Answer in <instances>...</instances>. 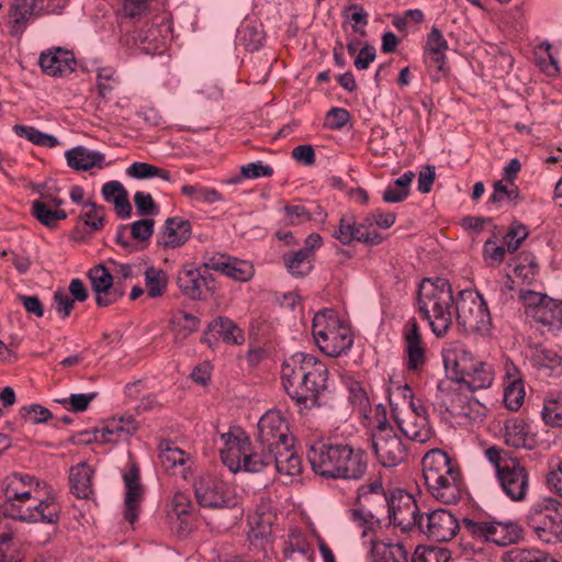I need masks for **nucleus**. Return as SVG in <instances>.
<instances>
[{
    "label": "nucleus",
    "instance_id": "nucleus-1",
    "mask_svg": "<svg viewBox=\"0 0 562 562\" xmlns=\"http://www.w3.org/2000/svg\"><path fill=\"white\" fill-rule=\"evenodd\" d=\"M38 483L30 474L11 473L0 483V506L4 516L27 522L55 524L59 506L54 498L40 499Z\"/></svg>",
    "mask_w": 562,
    "mask_h": 562
},
{
    "label": "nucleus",
    "instance_id": "nucleus-2",
    "mask_svg": "<svg viewBox=\"0 0 562 562\" xmlns=\"http://www.w3.org/2000/svg\"><path fill=\"white\" fill-rule=\"evenodd\" d=\"M306 456L312 470L326 479L359 481L368 469L366 452L342 442L315 441Z\"/></svg>",
    "mask_w": 562,
    "mask_h": 562
},
{
    "label": "nucleus",
    "instance_id": "nucleus-3",
    "mask_svg": "<svg viewBox=\"0 0 562 562\" xmlns=\"http://www.w3.org/2000/svg\"><path fill=\"white\" fill-rule=\"evenodd\" d=\"M327 379L326 364L314 355L295 352L283 361V386L297 404L316 405L318 395L327 387Z\"/></svg>",
    "mask_w": 562,
    "mask_h": 562
},
{
    "label": "nucleus",
    "instance_id": "nucleus-4",
    "mask_svg": "<svg viewBox=\"0 0 562 562\" xmlns=\"http://www.w3.org/2000/svg\"><path fill=\"white\" fill-rule=\"evenodd\" d=\"M457 299L450 282L443 278L424 279L417 292V307L438 338L447 335L452 325Z\"/></svg>",
    "mask_w": 562,
    "mask_h": 562
},
{
    "label": "nucleus",
    "instance_id": "nucleus-5",
    "mask_svg": "<svg viewBox=\"0 0 562 562\" xmlns=\"http://www.w3.org/2000/svg\"><path fill=\"white\" fill-rule=\"evenodd\" d=\"M423 476L429 494L442 504L458 503L463 493L459 465L441 449H431L423 460Z\"/></svg>",
    "mask_w": 562,
    "mask_h": 562
},
{
    "label": "nucleus",
    "instance_id": "nucleus-6",
    "mask_svg": "<svg viewBox=\"0 0 562 562\" xmlns=\"http://www.w3.org/2000/svg\"><path fill=\"white\" fill-rule=\"evenodd\" d=\"M443 364L451 380L470 391L487 389L494 381L491 363L476 358L467 347L456 345L442 353Z\"/></svg>",
    "mask_w": 562,
    "mask_h": 562
},
{
    "label": "nucleus",
    "instance_id": "nucleus-7",
    "mask_svg": "<svg viewBox=\"0 0 562 562\" xmlns=\"http://www.w3.org/2000/svg\"><path fill=\"white\" fill-rule=\"evenodd\" d=\"M221 440L224 445L220 450L221 459L232 472L258 473L272 465L273 450L260 445L259 450H252L249 437L239 428L222 434Z\"/></svg>",
    "mask_w": 562,
    "mask_h": 562
},
{
    "label": "nucleus",
    "instance_id": "nucleus-8",
    "mask_svg": "<svg viewBox=\"0 0 562 562\" xmlns=\"http://www.w3.org/2000/svg\"><path fill=\"white\" fill-rule=\"evenodd\" d=\"M312 333L318 348L330 357L341 356L353 345L350 328L333 310H324L315 314Z\"/></svg>",
    "mask_w": 562,
    "mask_h": 562
},
{
    "label": "nucleus",
    "instance_id": "nucleus-9",
    "mask_svg": "<svg viewBox=\"0 0 562 562\" xmlns=\"http://www.w3.org/2000/svg\"><path fill=\"white\" fill-rule=\"evenodd\" d=\"M527 526L543 542H562V503L552 497L536 501L526 515Z\"/></svg>",
    "mask_w": 562,
    "mask_h": 562
},
{
    "label": "nucleus",
    "instance_id": "nucleus-10",
    "mask_svg": "<svg viewBox=\"0 0 562 562\" xmlns=\"http://www.w3.org/2000/svg\"><path fill=\"white\" fill-rule=\"evenodd\" d=\"M454 315L458 325L465 333L486 335L491 330L492 319L487 304L476 291H459Z\"/></svg>",
    "mask_w": 562,
    "mask_h": 562
},
{
    "label": "nucleus",
    "instance_id": "nucleus-11",
    "mask_svg": "<svg viewBox=\"0 0 562 562\" xmlns=\"http://www.w3.org/2000/svg\"><path fill=\"white\" fill-rule=\"evenodd\" d=\"M451 380L440 381L437 385L434 405L440 412H447L454 417H465L470 420H482L485 416L484 407L477 401H468Z\"/></svg>",
    "mask_w": 562,
    "mask_h": 562
},
{
    "label": "nucleus",
    "instance_id": "nucleus-12",
    "mask_svg": "<svg viewBox=\"0 0 562 562\" xmlns=\"http://www.w3.org/2000/svg\"><path fill=\"white\" fill-rule=\"evenodd\" d=\"M193 490L198 504L204 508H233L238 504L234 488L212 474L196 476Z\"/></svg>",
    "mask_w": 562,
    "mask_h": 562
},
{
    "label": "nucleus",
    "instance_id": "nucleus-13",
    "mask_svg": "<svg viewBox=\"0 0 562 562\" xmlns=\"http://www.w3.org/2000/svg\"><path fill=\"white\" fill-rule=\"evenodd\" d=\"M371 447L384 468H394L407 458V448L402 438L386 420L380 422L371 437Z\"/></svg>",
    "mask_w": 562,
    "mask_h": 562
},
{
    "label": "nucleus",
    "instance_id": "nucleus-14",
    "mask_svg": "<svg viewBox=\"0 0 562 562\" xmlns=\"http://www.w3.org/2000/svg\"><path fill=\"white\" fill-rule=\"evenodd\" d=\"M386 514L390 524L402 531L417 527L424 528V516L420 514L414 496L406 491L395 490L390 494Z\"/></svg>",
    "mask_w": 562,
    "mask_h": 562
},
{
    "label": "nucleus",
    "instance_id": "nucleus-15",
    "mask_svg": "<svg viewBox=\"0 0 562 562\" xmlns=\"http://www.w3.org/2000/svg\"><path fill=\"white\" fill-rule=\"evenodd\" d=\"M524 300L537 304L533 311V318L539 324V330L542 334L557 335L562 330V300L554 301L531 291L528 295L524 296Z\"/></svg>",
    "mask_w": 562,
    "mask_h": 562
},
{
    "label": "nucleus",
    "instance_id": "nucleus-16",
    "mask_svg": "<svg viewBox=\"0 0 562 562\" xmlns=\"http://www.w3.org/2000/svg\"><path fill=\"white\" fill-rule=\"evenodd\" d=\"M503 493L513 502H522L529 492V472L517 459L495 475Z\"/></svg>",
    "mask_w": 562,
    "mask_h": 562
},
{
    "label": "nucleus",
    "instance_id": "nucleus-17",
    "mask_svg": "<svg viewBox=\"0 0 562 562\" xmlns=\"http://www.w3.org/2000/svg\"><path fill=\"white\" fill-rule=\"evenodd\" d=\"M88 278L95 293V302L99 306H109L124 296L125 286L103 265H97L88 271Z\"/></svg>",
    "mask_w": 562,
    "mask_h": 562
},
{
    "label": "nucleus",
    "instance_id": "nucleus-18",
    "mask_svg": "<svg viewBox=\"0 0 562 562\" xmlns=\"http://www.w3.org/2000/svg\"><path fill=\"white\" fill-rule=\"evenodd\" d=\"M257 440L263 449H278L279 446L290 445L293 439L280 411H268L258 422Z\"/></svg>",
    "mask_w": 562,
    "mask_h": 562
},
{
    "label": "nucleus",
    "instance_id": "nucleus-19",
    "mask_svg": "<svg viewBox=\"0 0 562 562\" xmlns=\"http://www.w3.org/2000/svg\"><path fill=\"white\" fill-rule=\"evenodd\" d=\"M448 47V42L441 31L434 26L427 36L424 52L425 61L429 69H431V78L434 81H440L449 74L446 57Z\"/></svg>",
    "mask_w": 562,
    "mask_h": 562
},
{
    "label": "nucleus",
    "instance_id": "nucleus-20",
    "mask_svg": "<svg viewBox=\"0 0 562 562\" xmlns=\"http://www.w3.org/2000/svg\"><path fill=\"white\" fill-rule=\"evenodd\" d=\"M461 525L458 518L447 509H435L424 517V528L419 529L434 541L446 542L456 537Z\"/></svg>",
    "mask_w": 562,
    "mask_h": 562
},
{
    "label": "nucleus",
    "instance_id": "nucleus-21",
    "mask_svg": "<svg viewBox=\"0 0 562 562\" xmlns=\"http://www.w3.org/2000/svg\"><path fill=\"white\" fill-rule=\"evenodd\" d=\"M138 429L132 415L112 417L93 431V439L102 443H119L128 440Z\"/></svg>",
    "mask_w": 562,
    "mask_h": 562
},
{
    "label": "nucleus",
    "instance_id": "nucleus-22",
    "mask_svg": "<svg viewBox=\"0 0 562 562\" xmlns=\"http://www.w3.org/2000/svg\"><path fill=\"white\" fill-rule=\"evenodd\" d=\"M177 284L181 293L191 300H201L204 290L214 291L215 281L211 273H202L194 267H183L177 278Z\"/></svg>",
    "mask_w": 562,
    "mask_h": 562
},
{
    "label": "nucleus",
    "instance_id": "nucleus-23",
    "mask_svg": "<svg viewBox=\"0 0 562 562\" xmlns=\"http://www.w3.org/2000/svg\"><path fill=\"white\" fill-rule=\"evenodd\" d=\"M38 64L45 75L65 77L75 70L76 58L71 52L55 47L43 52L40 55Z\"/></svg>",
    "mask_w": 562,
    "mask_h": 562
},
{
    "label": "nucleus",
    "instance_id": "nucleus-24",
    "mask_svg": "<svg viewBox=\"0 0 562 562\" xmlns=\"http://www.w3.org/2000/svg\"><path fill=\"white\" fill-rule=\"evenodd\" d=\"M390 495L386 494L381 480L358 487L356 507L380 515L386 510Z\"/></svg>",
    "mask_w": 562,
    "mask_h": 562
},
{
    "label": "nucleus",
    "instance_id": "nucleus-25",
    "mask_svg": "<svg viewBox=\"0 0 562 562\" xmlns=\"http://www.w3.org/2000/svg\"><path fill=\"white\" fill-rule=\"evenodd\" d=\"M123 480L126 487L124 517L133 525L138 519L139 504L144 496L139 469L136 465H132L131 469L123 474Z\"/></svg>",
    "mask_w": 562,
    "mask_h": 562
},
{
    "label": "nucleus",
    "instance_id": "nucleus-26",
    "mask_svg": "<svg viewBox=\"0 0 562 562\" xmlns=\"http://www.w3.org/2000/svg\"><path fill=\"white\" fill-rule=\"evenodd\" d=\"M192 234L190 221L179 216L166 220L159 235L158 244L166 248H177L184 245Z\"/></svg>",
    "mask_w": 562,
    "mask_h": 562
},
{
    "label": "nucleus",
    "instance_id": "nucleus-27",
    "mask_svg": "<svg viewBox=\"0 0 562 562\" xmlns=\"http://www.w3.org/2000/svg\"><path fill=\"white\" fill-rule=\"evenodd\" d=\"M503 437L505 443L513 448L531 449L533 445L529 425L519 417H512L504 422Z\"/></svg>",
    "mask_w": 562,
    "mask_h": 562
},
{
    "label": "nucleus",
    "instance_id": "nucleus-28",
    "mask_svg": "<svg viewBox=\"0 0 562 562\" xmlns=\"http://www.w3.org/2000/svg\"><path fill=\"white\" fill-rule=\"evenodd\" d=\"M272 465L280 475L288 477L296 476L302 471L301 458L293 448V441L290 445L279 446L273 449Z\"/></svg>",
    "mask_w": 562,
    "mask_h": 562
},
{
    "label": "nucleus",
    "instance_id": "nucleus-29",
    "mask_svg": "<svg viewBox=\"0 0 562 562\" xmlns=\"http://www.w3.org/2000/svg\"><path fill=\"white\" fill-rule=\"evenodd\" d=\"M506 384L504 387V403L510 411H518L525 400V387L517 368L506 362Z\"/></svg>",
    "mask_w": 562,
    "mask_h": 562
},
{
    "label": "nucleus",
    "instance_id": "nucleus-30",
    "mask_svg": "<svg viewBox=\"0 0 562 562\" xmlns=\"http://www.w3.org/2000/svg\"><path fill=\"white\" fill-rule=\"evenodd\" d=\"M530 361L547 376H562V357L554 350L537 346L531 349Z\"/></svg>",
    "mask_w": 562,
    "mask_h": 562
},
{
    "label": "nucleus",
    "instance_id": "nucleus-31",
    "mask_svg": "<svg viewBox=\"0 0 562 562\" xmlns=\"http://www.w3.org/2000/svg\"><path fill=\"white\" fill-rule=\"evenodd\" d=\"M67 164L75 170L87 171L92 167L102 168L105 157L99 151L89 150L83 146H77L66 151Z\"/></svg>",
    "mask_w": 562,
    "mask_h": 562
},
{
    "label": "nucleus",
    "instance_id": "nucleus-32",
    "mask_svg": "<svg viewBox=\"0 0 562 562\" xmlns=\"http://www.w3.org/2000/svg\"><path fill=\"white\" fill-rule=\"evenodd\" d=\"M93 469L86 462H81L75 467H71L69 473L70 487L71 492L78 498H89V496L93 493Z\"/></svg>",
    "mask_w": 562,
    "mask_h": 562
},
{
    "label": "nucleus",
    "instance_id": "nucleus-33",
    "mask_svg": "<svg viewBox=\"0 0 562 562\" xmlns=\"http://www.w3.org/2000/svg\"><path fill=\"white\" fill-rule=\"evenodd\" d=\"M372 562H408V551L401 542L386 543L370 539Z\"/></svg>",
    "mask_w": 562,
    "mask_h": 562
},
{
    "label": "nucleus",
    "instance_id": "nucleus-34",
    "mask_svg": "<svg viewBox=\"0 0 562 562\" xmlns=\"http://www.w3.org/2000/svg\"><path fill=\"white\" fill-rule=\"evenodd\" d=\"M490 541L501 547L517 543L522 537V529L513 521L492 520Z\"/></svg>",
    "mask_w": 562,
    "mask_h": 562
},
{
    "label": "nucleus",
    "instance_id": "nucleus-35",
    "mask_svg": "<svg viewBox=\"0 0 562 562\" xmlns=\"http://www.w3.org/2000/svg\"><path fill=\"white\" fill-rule=\"evenodd\" d=\"M395 418L403 435L412 441L425 443L435 435L428 418H414L412 420H402L397 416Z\"/></svg>",
    "mask_w": 562,
    "mask_h": 562
},
{
    "label": "nucleus",
    "instance_id": "nucleus-36",
    "mask_svg": "<svg viewBox=\"0 0 562 562\" xmlns=\"http://www.w3.org/2000/svg\"><path fill=\"white\" fill-rule=\"evenodd\" d=\"M200 326V319L184 311L175 313L171 317V330L175 341L183 342L191 334L196 331Z\"/></svg>",
    "mask_w": 562,
    "mask_h": 562
},
{
    "label": "nucleus",
    "instance_id": "nucleus-37",
    "mask_svg": "<svg viewBox=\"0 0 562 562\" xmlns=\"http://www.w3.org/2000/svg\"><path fill=\"white\" fill-rule=\"evenodd\" d=\"M159 460L166 471L177 473L187 461V454L171 440H164L159 445Z\"/></svg>",
    "mask_w": 562,
    "mask_h": 562
},
{
    "label": "nucleus",
    "instance_id": "nucleus-38",
    "mask_svg": "<svg viewBox=\"0 0 562 562\" xmlns=\"http://www.w3.org/2000/svg\"><path fill=\"white\" fill-rule=\"evenodd\" d=\"M209 330L216 331L228 344H243L244 335L236 323L227 317H217L209 324Z\"/></svg>",
    "mask_w": 562,
    "mask_h": 562
},
{
    "label": "nucleus",
    "instance_id": "nucleus-39",
    "mask_svg": "<svg viewBox=\"0 0 562 562\" xmlns=\"http://www.w3.org/2000/svg\"><path fill=\"white\" fill-rule=\"evenodd\" d=\"M313 258L301 249L283 255L284 266L293 277H304L313 268Z\"/></svg>",
    "mask_w": 562,
    "mask_h": 562
},
{
    "label": "nucleus",
    "instance_id": "nucleus-40",
    "mask_svg": "<svg viewBox=\"0 0 562 562\" xmlns=\"http://www.w3.org/2000/svg\"><path fill=\"white\" fill-rule=\"evenodd\" d=\"M42 10L41 0H13L10 18L14 26L24 27L29 18Z\"/></svg>",
    "mask_w": 562,
    "mask_h": 562
},
{
    "label": "nucleus",
    "instance_id": "nucleus-41",
    "mask_svg": "<svg viewBox=\"0 0 562 562\" xmlns=\"http://www.w3.org/2000/svg\"><path fill=\"white\" fill-rule=\"evenodd\" d=\"M32 215L42 225L50 228L67 217V213L64 210L50 207L47 203L40 201L32 202Z\"/></svg>",
    "mask_w": 562,
    "mask_h": 562
},
{
    "label": "nucleus",
    "instance_id": "nucleus-42",
    "mask_svg": "<svg viewBox=\"0 0 562 562\" xmlns=\"http://www.w3.org/2000/svg\"><path fill=\"white\" fill-rule=\"evenodd\" d=\"M350 520L361 529L362 538L373 540L371 533L380 526V518L375 513H370L360 508H352L349 510Z\"/></svg>",
    "mask_w": 562,
    "mask_h": 562
},
{
    "label": "nucleus",
    "instance_id": "nucleus-43",
    "mask_svg": "<svg viewBox=\"0 0 562 562\" xmlns=\"http://www.w3.org/2000/svg\"><path fill=\"white\" fill-rule=\"evenodd\" d=\"M13 132L19 137L26 138L32 144L37 146L54 148L59 144L57 137L50 134L43 133L34 126L16 124L13 126Z\"/></svg>",
    "mask_w": 562,
    "mask_h": 562
},
{
    "label": "nucleus",
    "instance_id": "nucleus-44",
    "mask_svg": "<svg viewBox=\"0 0 562 562\" xmlns=\"http://www.w3.org/2000/svg\"><path fill=\"white\" fill-rule=\"evenodd\" d=\"M387 395L393 414H395L402 403L407 404L414 398V392L411 386L395 379H390Z\"/></svg>",
    "mask_w": 562,
    "mask_h": 562
},
{
    "label": "nucleus",
    "instance_id": "nucleus-45",
    "mask_svg": "<svg viewBox=\"0 0 562 562\" xmlns=\"http://www.w3.org/2000/svg\"><path fill=\"white\" fill-rule=\"evenodd\" d=\"M181 193L195 202L204 204H213L223 200L222 194L216 189L202 184H186L181 188Z\"/></svg>",
    "mask_w": 562,
    "mask_h": 562
},
{
    "label": "nucleus",
    "instance_id": "nucleus-46",
    "mask_svg": "<svg viewBox=\"0 0 562 562\" xmlns=\"http://www.w3.org/2000/svg\"><path fill=\"white\" fill-rule=\"evenodd\" d=\"M240 43L247 50H258L263 43L265 33L261 25L246 23L238 32Z\"/></svg>",
    "mask_w": 562,
    "mask_h": 562
},
{
    "label": "nucleus",
    "instance_id": "nucleus-47",
    "mask_svg": "<svg viewBox=\"0 0 562 562\" xmlns=\"http://www.w3.org/2000/svg\"><path fill=\"white\" fill-rule=\"evenodd\" d=\"M168 278L161 269L148 267L145 271V285L150 297H158L167 289Z\"/></svg>",
    "mask_w": 562,
    "mask_h": 562
},
{
    "label": "nucleus",
    "instance_id": "nucleus-48",
    "mask_svg": "<svg viewBox=\"0 0 562 562\" xmlns=\"http://www.w3.org/2000/svg\"><path fill=\"white\" fill-rule=\"evenodd\" d=\"M105 211L101 205L94 202H83V210L80 213V220L91 231H100L104 226Z\"/></svg>",
    "mask_w": 562,
    "mask_h": 562
},
{
    "label": "nucleus",
    "instance_id": "nucleus-49",
    "mask_svg": "<svg viewBox=\"0 0 562 562\" xmlns=\"http://www.w3.org/2000/svg\"><path fill=\"white\" fill-rule=\"evenodd\" d=\"M357 241L366 243L369 245H379L382 243L383 237L378 233L374 227L371 214L366 216L360 223L356 224Z\"/></svg>",
    "mask_w": 562,
    "mask_h": 562
},
{
    "label": "nucleus",
    "instance_id": "nucleus-50",
    "mask_svg": "<svg viewBox=\"0 0 562 562\" xmlns=\"http://www.w3.org/2000/svg\"><path fill=\"white\" fill-rule=\"evenodd\" d=\"M493 193L490 198V202L494 204H501L504 201H508L514 205H517L520 201V194L515 183H510V187L506 186L503 180L496 181L493 186Z\"/></svg>",
    "mask_w": 562,
    "mask_h": 562
},
{
    "label": "nucleus",
    "instance_id": "nucleus-51",
    "mask_svg": "<svg viewBox=\"0 0 562 562\" xmlns=\"http://www.w3.org/2000/svg\"><path fill=\"white\" fill-rule=\"evenodd\" d=\"M450 552L447 549L435 547H417L412 562H448Z\"/></svg>",
    "mask_w": 562,
    "mask_h": 562
},
{
    "label": "nucleus",
    "instance_id": "nucleus-52",
    "mask_svg": "<svg viewBox=\"0 0 562 562\" xmlns=\"http://www.w3.org/2000/svg\"><path fill=\"white\" fill-rule=\"evenodd\" d=\"M541 415L547 425L562 427V396L544 401Z\"/></svg>",
    "mask_w": 562,
    "mask_h": 562
},
{
    "label": "nucleus",
    "instance_id": "nucleus-53",
    "mask_svg": "<svg viewBox=\"0 0 562 562\" xmlns=\"http://www.w3.org/2000/svg\"><path fill=\"white\" fill-rule=\"evenodd\" d=\"M333 236L342 245H350L352 241H357L356 221L353 216H341L338 228L334 232Z\"/></svg>",
    "mask_w": 562,
    "mask_h": 562
},
{
    "label": "nucleus",
    "instance_id": "nucleus-54",
    "mask_svg": "<svg viewBox=\"0 0 562 562\" xmlns=\"http://www.w3.org/2000/svg\"><path fill=\"white\" fill-rule=\"evenodd\" d=\"M492 521L487 520H474L471 518H464L461 527L463 530L474 539L482 541H490Z\"/></svg>",
    "mask_w": 562,
    "mask_h": 562
},
{
    "label": "nucleus",
    "instance_id": "nucleus-55",
    "mask_svg": "<svg viewBox=\"0 0 562 562\" xmlns=\"http://www.w3.org/2000/svg\"><path fill=\"white\" fill-rule=\"evenodd\" d=\"M528 229L527 227L519 223V222H513L508 232L504 236V240L507 247V251L513 254L515 252L522 241L528 237Z\"/></svg>",
    "mask_w": 562,
    "mask_h": 562
},
{
    "label": "nucleus",
    "instance_id": "nucleus-56",
    "mask_svg": "<svg viewBox=\"0 0 562 562\" xmlns=\"http://www.w3.org/2000/svg\"><path fill=\"white\" fill-rule=\"evenodd\" d=\"M22 554L18 544L13 542L11 533L0 535V562H20Z\"/></svg>",
    "mask_w": 562,
    "mask_h": 562
},
{
    "label": "nucleus",
    "instance_id": "nucleus-57",
    "mask_svg": "<svg viewBox=\"0 0 562 562\" xmlns=\"http://www.w3.org/2000/svg\"><path fill=\"white\" fill-rule=\"evenodd\" d=\"M223 274L236 281L245 282L251 278L252 267L248 262L229 258Z\"/></svg>",
    "mask_w": 562,
    "mask_h": 562
},
{
    "label": "nucleus",
    "instance_id": "nucleus-58",
    "mask_svg": "<svg viewBox=\"0 0 562 562\" xmlns=\"http://www.w3.org/2000/svg\"><path fill=\"white\" fill-rule=\"evenodd\" d=\"M19 415L22 419L32 424H41L52 418V413L40 404H32L20 408Z\"/></svg>",
    "mask_w": 562,
    "mask_h": 562
},
{
    "label": "nucleus",
    "instance_id": "nucleus-59",
    "mask_svg": "<svg viewBox=\"0 0 562 562\" xmlns=\"http://www.w3.org/2000/svg\"><path fill=\"white\" fill-rule=\"evenodd\" d=\"M407 352V369L417 371L422 369L426 362V350L423 342L405 345Z\"/></svg>",
    "mask_w": 562,
    "mask_h": 562
},
{
    "label": "nucleus",
    "instance_id": "nucleus-60",
    "mask_svg": "<svg viewBox=\"0 0 562 562\" xmlns=\"http://www.w3.org/2000/svg\"><path fill=\"white\" fill-rule=\"evenodd\" d=\"M507 247L498 246L492 238L483 245V258L488 266H499L504 261Z\"/></svg>",
    "mask_w": 562,
    "mask_h": 562
},
{
    "label": "nucleus",
    "instance_id": "nucleus-61",
    "mask_svg": "<svg viewBox=\"0 0 562 562\" xmlns=\"http://www.w3.org/2000/svg\"><path fill=\"white\" fill-rule=\"evenodd\" d=\"M289 550L292 554L297 553L305 557L308 562L314 560L311 544L299 531L291 532L289 536Z\"/></svg>",
    "mask_w": 562,
    "mask_h": 562
},
{
    "label": "nucleus",
    "instance_id": "nucleus-62",
    "mask_svg": "<svg viewBox=\"0 0 562 562\" xmlns=\"http://www.w3.org/2000/svg\"><path fill=\"white\" fill-rule=\"evenodd\" d=\"M97 395H98L97 392H92V393H88V394L77 393V394H71L68 398L58 400L57 402L63 405L68 404L70 406V411L78 413V412H85L88 408L91 401H93L97 397Z\"/></svg>",
    "mask_w": 562,
    "mask_h": 562
},
{
    "label": "nucleus",
    "instance_id": "nucleus-63",
    "mask_svg": "<svg viewBox=\"0 0 562 562\" xmlns=\"http://www.w3.org/2000/svg\"><path fill=\"white\" fill-rule=\"evenodd\" d=\"M115 70L110 67L100 68L97 75V86L101 97H108L114 89Z\"/></svg>",
    "mask_w": 562,
    "mask_h": 562
},
{
    "label": "nucleus",
    "instance_id": "nucleus-64",
    "mask_svg": "<svg viewBox=\"0 0 562 562\" xmlns=\"http://www.w3.org/2000/svg\"><path fill=\"white\" fill-rule=\"evenodd\" d=\"M283 211L284 221L290 225H302L308 222L306 204H289Z\"/></svg>",
    "mask_w": 562,
    "mask_h": 562
}]
</instances>
